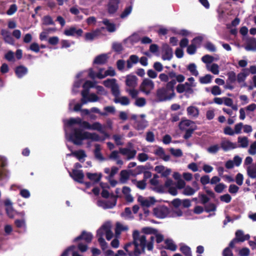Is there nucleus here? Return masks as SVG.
Returning <instances> with one entry per match:
<instances>
[{"mask_svg":"<svg viewBox=\"0 0 256 256\" xmlns=\"http://www.w3.org/2000/svg\"><path fill=\"white\" fill-rule=\"evenodd\" d=\"M196 129V126H191L190 128H186L184 130L185 132V134L183 136V138L184 140H188L192 136V134Z\"/></svg>","mask_w":256,"mask_h":256,"instance_id":"nucleus-25","label":"nucleus"},{"mask_svg":"<svg viewBox=\"0 0 256 256\" xmlns=\"http://www.w3.org/2000/svg\"><path fill=\"white\" fill-rule=\"evenodd\" d=\"M117 196L112 194L110 196V200L106 201L104 202V208H112L116 204Z\"/></svg>","mask_w":256,"mask_h":256,"instance_id":"nucleus-18","label":"nucleus"},{"mask_svg":"<svg viewBox=\"0 0 256 256\" xmlns=\"http://www.w3.org/2000/svg\"><path fill=\"white\" fill-rule=\"evenodd\" d=\"M95 150L94 151V156L96 158L103 160H104V158L103 157L102 154L100 152V146L99 144H95Z\"/></svg>","mask_w":256,"mask_h":256,"instance_id":"nucleus-36","label":"nucleus"},{"mask_svg":"<svg viewBox=\"0 0 256 256\" xmlns=\"http://www.w3.org/2000/svg\"><path fill=\"white\" fill-rule=\"evenodd\" d=\"M194 123V122L188 120H182L179 123L178 126L180 130H184L186 128H187L189 127L191 124Z\"/></svg>","mask_w":256,"mask_h":256,"instance_id":"nucleus-34","label":"nucleus"},{"mask_svg":"<svg viewBox=\"0 0 256 256\" xmlns=\"http://www.w3.org/2000/svg\"><path fill=\"white\" fill-rule=\"evenodd\" d=\"M216 206L214 203H210L204 206V210L206 212H214L216 210Z\"/></svg>","mask_w":256,"mask_h":256,"instance_id":"nucleus-51","label":"nucleus"},{"mask_svg":"<svg viewBox=\"0 0 256 256\" xmlns=\"http://www.w3.org/2000/svg\"><path fill=\"white\" fill-rule=\"evenodd\" d=\"M72 154L76 156L80 161L82 162H84V160L81 161V160L86 156L85 152L82 150L74 152L72 153Z\"/></svg>","mask_w":256,"mask_h":256,"instance_id":"nucleus-35","label":"nucleus"},{"mask_svg":"<svg viewBox=\"0 0 256 256\" xmlns=\"http://www.w3.org/2000/svg\"><path fill=\"white\" fill-rule=\"evenodd\" d=\"M154 154L165 162H168L170 159V156L166 154L164 149L162 147H158V148L154 150Z\"/></svg>","mask_w":256,"mask_h":256,"instance_id":"nucleus-15","label":"nucleus"},{"mask_svg":"<svg viewBox=\"0 0 256 256\" xmlns=\"http://www.w3.org/2000/svg\"><path fill=\"white\" fill-rule=\"evenodd\" d=\"M158 77L161 82H167L165 88L162 87L156 90V97L160 102L170 100L174 98L176 96L174 86L176 82L181 83L185 80L184 75L177 74L174 70L169 72L168 74H160Z\"/></svg>","mask_w":256,"mask_h":256,"instance_id":"nucleus-1","label":"nucleus"},{"mask_svg":"<svg viewBox=\"0 0 256 256\" xmlns=\"http://www.w3.org/2000/svg\"><path fill=\"white\" fill-rule=\"evenodd\" d=\"M248 152L252 155L256 154V140L250 144Z\"/></svg>","mask_w":256,"mask_h":256,"instance_id":"nucleus-64","label":"nucleus"},{"mask_svg":"<svg viewBox=\"0 0 256 256\" xmlns=\"http://www.w3.org/2000/svg\"><path fill=\"white\" fill-rule=\"evenodd\" d=\"M93 238L92 234L90 232L83 230L81 234L74 240V242H76L81 240H84L86 243L91 242Z\"/></svg>","mask_w":256,"mask_h":256,"instance_id":"nucleus-9","label":"nucleus"},{"mask_svg":"<svg viewBox=\"0 0 256 256\" xmlns=\"http://www.w3.org/2000/svg\"><path fill=\"white\" fill-rule=\"evenodd\" d=\"M164 243L166 244V246L164 247V248L173 252L176 250L177 246L173 242L172 240L166 239L165 240Z\"/></svg>","mask_w":256,"mask_h":256,"instance_id":"nucleus-31","label":"nucleus"},{"mask_svg":"<svg viewBox=\"0 0 256 256\" xmlns=\"http://www.w3.org/2000/svg\"><path fill=\"white\" fill-rule=\"evenodd\" d=\"M116 80L115 78L112 79H107L106 80L104 81L103 84L106 88H112V86H114L116 84Z\"/></svg>","mask_w":256,"mask_h":256,"instance_id":"nucleus-52","label":"nucleus"},{"mask_svg":"<svg viewBox=\"0 0 256 256\" xmlns=\"http://www.w3.org/2000/svg\"><path fill=\"white\" fill-rule=\"evenodd\" d=\"M108 56L106 54H101L96 56L94 60V64H104L107 62Z\"/></svg>","mask_w":256,"mask_h":256,"instance_id":"nucleus-22","label":"nucleus"},{"mask_svg":"<svg viewBox=\"0 0 256 256\" xmlns=\"http://www.w3.org/2000/svg\"><path fill=\"white\" fill-rule=\"evenodd\" d=\"M247 172L250 178H256V169L254 167L248 166L247 168Z\"/></svg>","mask_w":256,"mask_h":256,"instance_id":"nucleus-53","label":"nucleus"},{"mask_svg":"<svg viewBox=\"0 0 256 256\" xmlns=\"http://www.w3.org/2000/svg\"><path fill=\"white\" fill-rule=\"evenodd\" d=\"M238 142L240 144L239 146L246 148L248 144V138L246 136L242 138L240 136L238 138Z\"/></svg>","mask_w":256,"mask_h":256,"instance_id":"nucleus-46","label":"nucleus"},{"mask_svg":"<svg viewBox=\"0 0 256 256\" xmlns=\"http://www.w3.org/2000/svg\"><path fill=\"white\" fill-rule=\"evenodd\" d=\"M162 58L164 60H170L173 56L172 48L167 44H164L162 46Z\"/></svg>","mask_w":256,"mask_h":256,"instance_id":"nucleus-5","label":"nucleus"},{"mask_svg":"<svg viewBox=\"0 0 256 256\" xmlns=\"http://www.w3.org/2000/svg\"><path fill=\"white\" fill-rule=\"evenodd\" d=\"M6 210L8 216L10 218H13L14 215V210L12 206V202L9 199H6L4 202Z\"/></svg>","mask_w":256,"mask_h":256,"instance_id":"nucleus-20","label":"nucleus"},{"mask_svg":"<svg viewBox=\"0 0 256 256\" xmlns=\"http://www.w3.org/2000/svg\"><path fill=\"white\" fill-rule=\"evenodd\" d=\"M214 60V58L209 54H206L202 58V60L205 64L212 63Z\"/></svg>","mask_w":256,"mask_h":256,"instance_id":"nucleus-54","label":"nucleus"},{"mask_svg":"<svg viewBox=\"0 0 256 256\" xmlns=\"http://www.w3.org/2000/svg\"><path fill=\"white\" fill-rule=\"evenodd\" d=\"M28 49L34 52L38 53L40 52V46L36 42H32L30 46Z\"/></svg>","mask_w":256,"mask_h":256,"instance_id":"nucleus-60","label":"nucleus"},{"mask_svg":"<svg viewBox=\"0 0 256 256\" xmlns=\"http://www.w3.org/2000/svg\"><path fill=\"white\" fill-rule=\"evenodd\" d=\"M220 150V146L218 144H214L210 146L207 149L208 152L209 153L215 154L218 152Z\"/></svg>","mask_w":256,"mask_h":256,"instance_id":"nucleus-56","label":"nucleus"},{"mask_svg":"<svg viewBox=\"0 0 256 256\" xmlns=\"http://www.w3.org/2000/svg\"><path fill=\"white\" fill-rule=\"evenodd\" d=\"M138 201L143 206L150 207L151 205L154 204L156 202L154 198L152 197L150 198V200L144 199L142 196L138 198Z\"/></svg>","mask_w":256,"mask_h":256,"instance_id":"nucleus-21","label":"nucleus"},{"mask_svg":"<svg viewBox=\"0 0 256 256\" xmlns=\"http://www.w3.org/2000/svg\"><path fill=\"white\" fill-rule=\"evenodd\" d=\"M110 225L109 224H104L102 225V228L105 229L106 238L108 240H110L113 237V232L110 230Z\"/></svg>","mask_w":256,"mask_h":256,"instance_id":"nucleus-26","label":"nucleus"},{"mask_svg":"<svg viewBox=\"0 0 256 256\" xmlns=\"http://www.w3.org/2000/svg\"><path fill=\"white\" fill-rule=\"evenodd\" d=\"M146 104V99L144 98H138L135 102V104L139 107L144 106Z\"/></svg>","mask_w":256,"mask_h":256,"instance_id":"nucleus-62","label":"nucleus"},{"mask_svg":"<svg viewBox=\"0 0 256 256\" xmlns=\"http://www.w3.org/2000/svg\"><path fill=\"white\" fill-rule=\"evenodd\" d=\"M86 174L88 179L94 181L96 182H100L102 177V174L101 173L98 174L96 173L92 174L90 172H87Z\"/></svg>","mask_w":256,"mask_h":256,"instance_id":"nucleus-27","label":"nucleus"},{"mask_svg":"<svg viewBox=\"0 0 256 256\" xmlns=\"http://www.w3.org/2000/svg\"><path fill=\"white\" fill-rule=\"evenodd\" d=\"M238 146L236 143L232 142L228 140H222L220 142V147L224 152L236 148Z\"/></svg>","mask_w":256,"mask_h":256,"instance_id":"nucleus-13","label":"nucleus"},{"mask_svg":"<svg viewBox=\"0 0 256 256\" xmlns=\"http://www.w3.org/2000/svg\"><path fill=\"white\" fill-rule=\"evenodd\" d=\"M132 4L126 6L120 15V18H126L132 12Z\"/></svg>","mask_w":256,"mask_h":256,"instance_id":"nucleus-40","label":"nucleus"},{"mask_svg":"<svg viewBox=\"0 0 256 256\" xmlns=\"http://www.w3.org/2000/svg\"><path fill=\"white\" fill-rule=\"evenodd\" d=\"M187 69L188 70H189L190 73L196 76H197L198 74V72L196 70V66L195 64L192 63L188 65L187 66Z\"/></svg>","mask_w":256,"mask_h":256,"instance_id":"nucleus-41","label":"nucleus"},{"mask_svg":"<svg viewBox=\"0 0 256 256\" xmlns=\"http://www.w3.org/2000/svg\"><path fill=\"white\" fill-rule=\"evenodd\" d=\"M212 76L210 74H207L204 76L200 78V82L201 84H206L210 83L212 81Z\"/></svg>","mask_w":256,"mask_h":256,"instance_id":"nucleus-47","label":"nucleus"},{"mask_svg":"<svg viewBox=\"0 0 256 256\" xmlns=\"http://www.w3.org/2000/svg\"><path fill=\"white\" fill-rule=\"evenodd\" d=\"M112 93L116 97H118L120 94V90L117 84H115L114 86H112V87L111 88Z\"/></svg>","mask_w":256,"mask_h":256,"instance_id":"nucleus-58","label":"nucleus"},{"mask_svg":"<svg viewBox=\"0 0 256 256\" xmlns=\"http://www.w3.org/2000/svg\"><path fill=\"white\" fill-rule=\"evenodd\" d=\"M43 24L46 26L48 25H54V23L52 18L50 16H44L43 18Z\"/></svg>","mask_w":256,"mask_h":256,"instance_id":"nucleus-55","label":"nucleus"},{"mask_svg":"<svg viewBox=\"0 0 256 256\" xmlns=\"http://www.w3.org/2000/svg\"><path fill=\"white\" fill-rule=\"evenodd\" d=\"M7 164L6 158L0 156V180H3L6 178L8 176L6 174L4 167Z\"/></svg>","mask_w":256,"mask_h":256,"instance_id":"nucleus-12","label":"nucleus"},{"mask_svg":"<svg viewBox=\"0 0 256 256\" xmlns=\"http://www.w3.org/2000/svg\"><path fill=\"white\" fill-rule=\"evenodd\" d=\"M138 78L134 75H128L126 80V84L127 86L134 88L137 86Z\"/></svg>","mask_w":256,"mask_h":256,"instance_id":"nucleus-19","label":"nucleus"},{"mask_svg":"<svg viewBox=\"0 0 256 256\" xmlns=\"http://www.w3.org/2000/svg\"><path fill=\"white\" fill-rule=\"evenodd\" d=\"M89 89L88 88H84V90L81 92L82 98L81 102L82 104H86L87 102V99L88 98Z\"/></svg>","mask_w":256,"mask_h":256,"instance_id":"nucleus-39","label":"nucleus"},{"mask_svg":"<svg viewBox=\"0 0 256 256\" xmlns=\"http://www.w3.org/2000/svg\"><path fill=\"white\" fill-rule=\"evenodd\" d=\"M228 78L226 80L227 84H232L236 82V76L235 72L234 71H230L226 74Z\"/></svg>","mask_w":256,"mask_h":256,"instance_id":"nucleus-29","label":"nucleus"},{"mask_svg":"<svg viewBox=\"0 0 256 256\" xmlns=\"http://www.w3.org/2000/svg\"><path fill=\"white\" fill-rule=\"evenodd\" d=\"M236 239L238 242H242V238L244 237V232L242 230H238L235 233Z\"/></svg>","mask_w":256,"mask_h":256,"instance_id":"nucleus-59","label":"nucleus"},{"mask_svg":"<svg viewBox=\"0 0 256 256\" xmlns=\"http://www.w3.org/2000/svg\"><path fill=\"white\" fill-rule=\"evenodd\" d=\"M105 233V229L102 228V226L96 232V237L98 238V240H101L102 242L104 240L103 236L104 234Z\"/></svg>","mask_w":256,"mask_h":256,"instance_id":"nucleus-50","label":"nucleus"},{"mask_svg":"<svg viewBox=\"0 0 256 256\" xmlns=\"http://www.w3.org/2000/svg\"><path fill=\"white\" fill-rule=\"evenodd\" d=\"M17 216H18L22 218L21 220L17 219V228H22V232H24L26 230V224L24 219V212H18Z\"/></svg>","mask_w":256,"mask_h":256,"instance_id":"nucleus-17","label":"nucleus"},{"mask_svg":"<svg viewBox=\"0 0 256 256\" xmlns=\"http://www.w3.org/2000/svg\"><path fill=\"white\" fill-rule=\"evenodd\" d=\"M81 122V118L79 117L76 118H71L67 120L66 124L68 126H72L74 124H80Z\"/></svg>","mask_w":256,"mask_h":256,"instance_id":"nucleus-37","label":"nucleus"},{"mask_svg":"<svg viewBox=\"0 0 256 256\" xmlns=\"http://www.w3.org/2000/svg\"><path fill=\"white\" fill-rule=\"evenodd\" d=\"M28 72V68L23 66H17V77L22 78L26 75Z\"/></svg>","mask_w":256,"mask_h":256,"instance_id":"nucleus-30","label":"nucleus"},{"mask_svg":"<svg viewBox=\"0 0 256 256\" xmlns=\"http://www.w3.org/2000/svg\"><path fill=\"white\" fill-rule=\"evenodd\" d=\"M1 34L3 36L4 39L6 42L10 44H14V40L12 36L16 37V30H14L13 31L12 35L7 30L2 29L1 30Z\"/></svg>","mask_w":256,"mask_h":256,"instance_id":"nucleus-7","label":"nucleus"},{"mask_svg":"<svg viewBox=\"0 0 256 256\" xmlns=\"http://www.w3.org/2000/svg\"><path fill=\"white\" fill-rule=\"evenodd\" d=\"M187 112L189 116L194 118L198 117L199 114L198 108L193 106H188L187 108Z\"/></svg>","mask_w":256,"mask_h":256,"instance_id":"nucleus-33","label":"nucleus"},{"mask_svg":"<svg viewBox=\"0 0 256 256\" xmlns=\"http://www.w3.org/2000/svg\"><path fill=\"white\" fill-rule=\"evenodd\" d=\"M196 190L194 188H191L189 186H187L185 187L183 194L186 196H192L196 192Z\"/></svg>","mask_w":256,"mask_h":256,"instance_id":"nucleus-49","label":"nucleus"},{"mask_svg":"<svg viewBox=\"0 0 256 256\" xmlns=\"http://www.w3.org/2000/svg\"><path fill=\"white\" fill-rule=\"evenodd\" d=\"M249 75V71L248 68H244L242 72L238 74L236 76V80L239 83L245 80L247 76Z\"/></svg>","mask_w":256,"mask_h":256,"instance_id":"nucleus-24","label":"nucleus"},{"mask_svg":"<svg viewBox=\"0 0 256 256\" xmlns=\"http://www.w3.org/2000/svg\"><path fill=\"white\" fill-rule=\"evenodd\" d=\"M244 48L247 51H256V38H248Z\"/></svg>","mask_w":256,"mask_h":256,"instance_id":"nucleus-16","label":"nucleus"},{"mask_svg":"<svg viewBox=\"0 0 256 256\" xmlns=\"http://www.w3.org/2000/svg\"><path fill=\"white\" fill-rule=\"evenodd\" d=\"M140 241V247L142 248V250L143 252H144V249L146 246V236L144 235L140 237V236H138V241Z\"/></svg>","mask_w":256,"mask_h":256,"instance_id":"nucleus-48","label":"nucleus"},{"mask_svg":"<svg viewBox=\"0 0 256 256\" xmlns=\"http://www.w3.org/2000/svg\"><path fill=\"white\" fill-rule=\"evenodd\" d=\"M86 132H83L82 130L75 128L74 132L70 136V140L75 145H82V140H86Z\"/></svg>","mask_w":256,"mask_h":256,"instance_id":"nucleus-2","label":"nucleus"},{"mask_svg":"<svg viewBox=\"0 0 256 256\" xmlns=\"http://www.w3.org/2000/svg\"><path fill=\"white\" fill-rule=\"evenodd\" d=\"M86 140H91L92 141L98 142L100 140V136L96 133H90L86 132Z\"/></svg>","mask_w":256,"mask_h":256,"instance_id":"nucleus-38","label":"nucleus"},{"mask_svg":"<svg viewBox=\"0 0 256 256\" xmlns=\"http://www.w3.org/2000/svg\"><path fill=\"white\" fill-rule=\"evenodd\" d=\"M148 122L144 119L136 120L134 123V128L138 130H143L148 126Z\"/></svg>","mask_w":256,"mask_h":256,"instance_id":"nucleus-23","label":"nucleus"},{"mask_svg":"<svg viewBox=\"0 0 256 256\" xmlns=\"http://www.w3.org/2000/svg\"><path fill=\"white\" fill-rule=\"evenodd\" d=\"M64 34L66 36H81L83 34V30L81 28L76 29L74 26H71L64 30Z\"/></svg>","mask_w":256,"mask_h":256,"instance_id":"nucleus-8","label":"nucleus"},{"mask_svg":"<svg viewBox=\"0 0 256 256\" xmlns=\"http://www.w3.org/2000/svg\"><path fill=\"white\" fill-rule=\"evenodd\" d=\"M198 197L200 200V203L202 204L206 205L210 200V198L204 194H198Z\"/></svg>","mask_w":256,"mask_h":256,"instance_id":"nucleus-57","label":"nucleus"},{"mask_svg":"<svg viewBox=\"0 0 256 256\" xmlns=\"http://www.w3.org/2000/svg\"><path fill=\"white\" fill-rule=\"evenodd\" d=\"M104 27H102L100 29L97 28L94 30L92 31V32H86L84 36L85 40H92L96 37L98 36L101 34V30H104Z\"/></svg>","mask_w":256,"mask_h":256,"instance_id":"nucleus-14","label":"nucleus"},{"mask_svg":"<svg viewBox=\"0 0 256 256\" xmlns=\"http://www.w3.org/2000/svg\"><path fill=\"white\" fill-rule=\"evenodd\" d=\"M139 236V232L137 230H135L132 233V238H133V242L132 244L134 246V256H140V254L142 252V250H140L138 248L139 244L138 242V240Z\"/></svg>","mask_w":256,"mask_h":256,"instance_id":"nucleus-6","label":"nucleus"},{"mask_svg":"<svg viewBox=\"0 0 256 256\" xmlns=\"http://www.w3.org/2000/svg\"><path fill=\"white\" fill-rule=\"evenodd\" d=\"M90 130H96L102 134H104V131L103 130L102 125L99 122H94L90 126Z\"/></svg>","mask_w":256,"mask_h":256,"instance_id":"nucleus-42","label":"nucleus"},{"mask_svg":"<svg viewBox=\"0 0 256 256\" xmlns=\"http://www.w3.org/2000/svg\"><path fill=\"white\" fill-rule=\"evenodd\" d=\"M102 23L106 26V30L110 32H112L116 31V25L113 23H110L108 19H104Z\"/></svg>","mask_w":256,"mask_h":256,"instance_id":"nucleus-32","label":"nucleus"},{"mask_svg":"<svg viewBox=\"0 0 256 256\" xmlns=\"http://www.w3.org/2000/svg\"><path fill=\"white\" fill-rule=\"evenodd\" d=\"M126 91L129 94L132 98H136L138 94V91L134 89V88L132 89L126 88Z\"/></svg>","mask_w":256,"mask_h":256,"instance_id":"nucleus-61","label":"nucleus"},{"mask_svg":"<svg viewBox=\"0 0 256 256\" xmlns=\"http://www.w3.org/2000/svg\"><path fill=\"white\" fill-rule=\"evenodd\" d=\"M180 250L185 256H192L190 248L186 245L180 246Z\"/></svg>","mask_w":256,"mask_h":256,"instance_id":"nucleus-44","label":"nucleus"},{"mask_svg":"<svg viewBox=\"0 0 256 256\" xmlns=\"http://www.w3.org/2000/svg\"><path fill=\"white\" fill-rule=\"evenodd\" d=\"M120 181L122 183H125L130 177L128 172L126 170H122L120 172Z\"/></svg>","mask_w":256,"mask_h":256,"instance_id":"nucleus-45","label":"nucleus"},{"mask_svg":"<svg viewBox=\"0 0 256 256\" xmlns=\"http://www.w3.org/2000/svg\"><path fill=\"white\" fill-rule=\"evenodd\" d=\"M154 216L158 218H165L169 213V210L166 206L155 208L153 210Z\"/></svg>","mask_w":256,"mask_h":256,"instance_id":"nucleus-4","label":"nucleus"},{"mask_svg":"<svg viewBox=\"0 0 256 256\" xmlns=\"http://www.w3.org/2000/svg\"><path fill=\"white\" fill-rule=\"evenodd\" d=\"M139 60L138 57L136 55H131L128 60L126 61V66L128 68H130L132 66V64H136Z\"/></svg>","mask_w":256,"mask_h":256,"instance_id":"nucleus-28","label":"nucleus"},{"mask_svg":"<svg viewBox=\"0 0 256 256\" xmlns=\"http://www.w3.org/2000/svg\"><path fill=\"white\" fill-rule=\"evenodd\" d=\"M132 182L133 184L136 183V186L140 190H143L146 188V184L145 180H142L140 181H136V180H132Z\"/></svg>","mask_w":256,"mask_h":256,"instance_id":"nucleus-43","label":"nucleus"},{"mask_svg":"<svg viewBox=\"0 0 256 256\" xmlns=\"http://www.w3.org/2000/svg\"><path fill=\"white\" fill-rule=\"evenodd\" d=\"M154 83L152 80L144 78L140 85V90L146 95H148L150 91L154 89Z\"/></svg>","mask_w":256,"mask_h":256,"instance_id":"nucleus-3","label":"nucleus"},{"mask_svg":"<svg viewBox=\"0 0 256 256\" xmlns=\"http://www.w3.org/2000/svg\"><path fill=\"white\" fill-rule=\"evenodd\" d=\"M250 251L248 248H243L239 250L238 254L240 256H248Z\"/></svg>","mask_w":256,"mask_h":256,"instance_id":"nucleus-63","label":"nucleus"},{"mask_svg":"<svg viewBox=\"0 0 256 256\" xmlns=\"http://www.w3.org/2000/svg\"><path fill=\"white\" fill-rule=\"evenodd\" d=\"M70 176L73 180L79 183L83 182V179L84 178V174L82 170H78L73 169L72 172H70Z\"/></svg>","mask_w":256,"mask_h":256,"instance_id":"nucleus-10","label":"nucleus"},{"mask_svg":"<svg viewBox=\"0 0 256 256\" xmlns=\"http://www.w3.org/2000/svg\"><path fill=\"white\" fill-rule=\"evenodd\" d=\"M120 0H109L108 4V12L112 14H115L118 9Z\"/></svg>","mask_w":256,"mask_h":256,"instance_id":"nucleus-11","label":"nucleus"}]
</instances>
